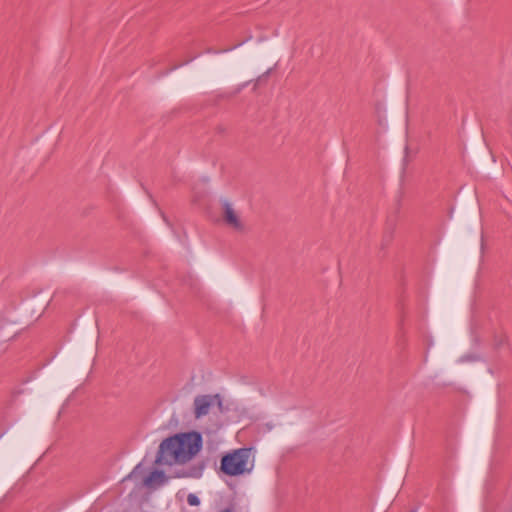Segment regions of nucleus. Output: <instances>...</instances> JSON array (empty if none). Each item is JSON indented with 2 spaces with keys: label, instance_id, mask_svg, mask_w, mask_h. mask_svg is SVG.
<instances>
[{
  "label": "nucleus",
  "instance_id": "7",
  "mask_svg": "<svg viewBox=\"0 0 512 512\" xmlns=\"http://www.w3.org/2000/svg\"><path fill=\"white\" fill-rule=\"evenodd\" d=\"M178 477H190V476H193L192 473H188V472H182V473H179L177 474Z\"/></svg>",
  "mask_w": 512,
  "mask_h": 512
},
{
  "label": "nucleus",
  "instance_id": "4",
  "mask_svg": "<svg viewBox=\"0 0 512 512\" xmlns=\"http://www.w3.org/2000/svg\"><path fill=\"white\" fill-rule=\"evenodd\" d=\"M218 404L221 406L219 395H201L194 399V414L196 418H201L207 415L210 408Z\"/></svg>",
  "mask_w": 512,
  "mask_h": 512
},
{
  "label": "nucleus",
  "instance_id": "1",
  "mask_svg": "<svg viewBox=\"0 0 512 512\" xmlns=\"http://www.w3.org/2000/svg\"><path fill=\"white\" fill-rule=\"evenodd\" d=\"M201 448L202 437L198 432L176 434L161 442L156 463L169 466L184 464L193 459Z\"/></svg>",
  "mask_w": 512,
  "mask_h": 512
},
{
  "label": "nucleus",
  "instance_id": "8",
  "mask_svg": "<svg viewBox=\"0 0 512 512\" xmlns=\"http://www.w3.org/2000/svg\"><path fill=\"white\" fill-rule=\"evenodd\" d=\"M220 512H232V511L230 509H224V510H222Z\"/></svg>",
  "mask_w": 512,
  "mask_h": 512
},
{
  "label": "nucleus",
  "instance_id": "6",
  "mask_svg": "<svg viewBox=\"0 0 512 512\" xmlns=\"http://www.w3.org/2000/svg\"><path fill=\"white\" fill-rule=\"evenodd\" d=\"M187 502L191 506H198L200 504L199 498L195 494H189L187 496Z\"/></svg>",
  "mask_w": 512,
  "mask_h": 512
},
{
  "label": "nucleus",
  "instance_id": "3",
  "mask_svg": "<svg viewBox=\"0 0 512 512\" xmlns=\"http://www.w3.org/2000/svg\"><path fill=\"white\" fill-rule=\"evenodd\" d=\"M221 221L230 230L237 233H244L246 225L236 206L225 199L221 201Z\"/></svg>",
  "mask_w": 512,
  "mask_h": 512
},
{
  "label": "nucleus",
  "instance_id": "2",
  "mask_svg": "<svg viewBox=\"0 0 512 512\" xmlns=\"http://www.w3.org/2000/svg\"><path fill=\"white\" fill-rule=\"evenodd\" d=\"M255 466L252 448H239L226 453L220 462V471L230 477L250 474Z\"/></svg>",
  "mask_w": 512,
  "mask_h": 512
},
{
  "label": "nucleus",
  "instance_id": "5",
  "mask_svg": "<svg viewBox=\"0 0 512 512\" xmlns=\"http://www.w3.org/2000/svg\"><path fill=\"white\" fill-rule=\"evenodd\" d=\"M167 478L163 471L155 470L151 472L144 480L146 486L162 485L166 482Z\"/></svg>",
  "mask_w": 512,
  "mask_h": 512
}]
</instances>
